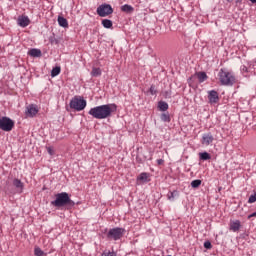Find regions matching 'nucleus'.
<instances>
[{
    "label": "nucleus",
    "mask_w": 256,
    "mask_h": 256,
    "mask_svg": "<svg viewBox=\"0 0 256 256\" xmlns=\"http://www.w3.org/2000/svg\"><path fill=\"white\" fill-rule=\"evenodd\" d=\"M117 111V104H103L91 108L88 114L94 119H109Z\"/></svg>",
    "instance_id": "1"
},
{
    "label": "nucleus",
    "mask_w": 256,
    "mask_h": 256,
    "mask_svg": "<svg viewBox=\"0 0 256 256\" xmlns=\"http://www.w3.org/2000/svg\"><path fill=\"white\" fill-rule=\"evenodd\" d=\"M55 200L51 201L53 207H67V209H72L75 207V201L71 200L69 193L61 192L55 195Z\"/></svg>",
    "instance_id": "2"
},
{
    "label": "nucleus",
    "mask_w": 256,
    "mask_h": 256,
    "mask_svg": "<svg viewBox=\"0 0 256 256\" xmlns=\"http://www.w3.org/2000/svg\"><path fill=\"white\" fill-rule=\"evenodd\" d=\"M219 80L221 85H233L235 83V76L231 74V72L225 70V69H220L219 74H218Z\"/></svg>",
    "instance_id": "3"
},
{
    "label": "nucleus",
    "mask_w": 256,
    "mask_h": 256,
    "mask_svg": "<svg viewBox=\"0 0 256 256\" xmlns=\"http://www.w3.org/2000/svg\"><path fill=\"white\" fill-rule=\"evenodd\" d=\"M126 230L125 228H121V227H115L110 229L107 232V239H109L110 241H119L121 239H123V235H125Z\"/></svg>",
    "instance_id": "4"
},
{
    "label": "nucleus",
    "mask_w": 256,
    "mask_h": 256,
    "mask_svg": "<svg viewBox=\"0 0 256 256\" xmlns=\"http://www.w3.org/2000/svg\"><path fill=\"white\" fill-rule=\"evenodd\" d=\"M87 107V100L75 96L70 101V109H74V111H83Z\"/></svg>",
    "instance_id": "5"
},
{
    "label": "nucleus",
    "mask_w": 256,
    "mask_h": 256,
    "mask_svg": "<svg viewBox=\"0 0 256 256\" xmlns=\"http://www.w3.org/2000/svg\"><path fill=\"white\" fill-rule=\"evenodd\" d=\"M15 127V122L13 120H11V118L9 117H1L0 118V129L2 131H13V128Z\"/></svg>",
    "instance_id": "6"
},
{
    "label": "nucleus",
    "mask_w": 256,
    "mask_h": 256,
    "mask_svg": "<svg viewBox=\"0 0 256 256\" xmlns=\"http://www.w3.org/2000/svg\"><path fill=\"white\" fill-rule=\"evenodd\" d=\"M96 12L99 17H108V15H112L113 7L110 4H101L98 6Z\"/></svg>",
    "instance_id": "7"
},
{
    "label": "nucleus",
    "mask_w": 256,
    "mask_h": 256,
    "mask_svg": "<svg viewBox=\"0 0 256 256\" xmlns=\"http://www.w3.org/2000/svg\"><path fill=\"white\" fill-rule=\"evenodd\" d=\"M39 113V109L37 108V105L35 104H30L26 107L25 110V115L26 117H35V115H37Z\"/></svg>",
    "instance_id": "8"
},
{
    "label": "nucleus",
    "mask_w": 256,
    "mask_h": 256,
    "mask_svg": "<svg viewBox=\"0 0 256 256\" xmlns=\"http://www.w3.org/2000/svg\"><path fill=\"white\" fill-rule=\"evenodd\" d=\"M213 141H215V138L213 137V134H211V132L204 133L202 135L201 143L205 147H209V145H211V143H213Z\"/></svg>",
    "instance_id": "9"
},
{
    "label": "nucleus",
    "mask_w": 256,
    "mask_h": 256,
    "mask_svg": "<svg viewBox=\"0 0 256 256\" xmlns=\"http://www.w3.org/2000/svg\"><path fill=\"white\" fill-rule=\"evenodd\" d=\"M208 100L211 105L219 103V93H217L215 90L208 91Z\"/></svg>",
    "instance_id": "10"
},
{
    "label": "nucleus",
    "mask_w": 256,
    "mask_h": 256,
    "mask_svg": "<svg viewBox=\"0 0 256 256\" xmlns=\"http://www.w3.org/2000/svg\"><path fill=\"white\" fill-rule=\"evenodd\" d=\"M18 25L19 27H29L31 20H29V16H20L18 17Z\"/></svg>",
    "instance_id": "11"
},
{
    "label": "nucleus",
    "mask_w": 256,
    "mask_h": 256,
    "mask_svg": "<svg viewBox=\"0 0 256 256\" xmlns=\"http://www.w3.org/2000/svg\"><path fill=\"white\" fill-rule=\"evenodd\" d=\"M241 229V221L235 220L230 221V231H233V233H237Z\"/></svg>",
    "instance_id": "12"
},
{
    "label": "nucleus",
    "mask_w": 256,
    "mask_h": 256,
    "mask_svg": "<svg viewBox=\"0 0 256 256\" xmlns=\"http://www.w3.org/2000/svg\"><path fill=\"white\" fill-rule=\"evenodd\" d=\"M13 185H14V187L17 189V192H18V193H23L24 184L21 182L20 179L15 178V179L13 180Z\"/></svg>",
    "instance_id": "13"
},
{
    "label": "nucleus",
    "mask_w": 256,
    "mask_h": 256,
    "mask_svg": "<svg viewBox=\"0 0 256 256\" xmlns=\"http://www.w3.org/2000/svg\"><path fill=\"white\" fill-rule=\"evenodd\" d=\"M58 24L60 27H63L64 29H67V27H69V22L63 16L58 17Z\"/></svg>",
    "instance_id": "14"
},
{
    "label": "nucleus",
    "mask_w": 256,
    "mask_h": 256,
    "mask_svg": "<svg viewBox=\"0 0 256 256\" xmlns=\"http://www.w3.org/2000/svg\"><path fill=\"white\" fill-rule=\"evenodd\" d=\"M121 11H123L124 13H133V11H135V8H133V6L131 5L124 4L121 6Z\"/></svg>",
    "instance_id": "15"
},
{
    "label": "nucleus",
    "mask_w": 256,
    "mask_h": 256,
    "mask_svg": "<svg viewBox=\"0 0 256 256\" xmlns=\"http://www.w3.org/2000/svg\"><path fill=\"white\" fill-rule=\"evenodd\" d=\"M196 76L198 77L199 83H204V81H207V73L205 72H198L196 73Z\"/></svg>",
    "instance_id": "16"
},
{
    "label": "nucleus",
    "mask_w": 256,
    "mask_h": 256,
    "mask_svg": "<svg viewBox=\"0 0 256 256\" xmlns=\"http://www.w3.org/2000/svg\"><path fill=\"white\" fill-rule=\"evenodd\" d=\"M102 26L104 27V29H111L113 27V21L109 19H103Z\"/></svg>",
    "instance_id": "17"
},
{
    "label": "nucleus",
    "mask_w": 256,
    "mask_h": 256,
    "mask_svg": "<svg viewBox=\"0 0 256 256\" xmlns=\"http://www.w3.org/2000/svg\"><path fill=\"white\" fill-rule=\"evenodd\" d=\"M199 159L200 161H209V159H211V154L208 152H201L199 153Z\"/></svg>",
    "instance_id": "18"
},
{
    "label": "nucleus",
    "mask_w": 256,
    "mask_h": 256,
    "mask_svg": "<svg viewBox=\"0 0 256 256\" xmlns=\"http://www.w3.org/2000/svg\"><path fill=\"white\" fill-rule=\"evenodd\" d=\"M29 56L30 57H41V51L37 48H32L30 51H29Z\"/></svg>",
    "instance_id": "19"
},
{
    "label": "nucleus",
    "mask_w": 256,
    "mask_h": 256,
    "mask_svg": "<svg viewBox=\"0 0 256 256\" xmlns=\"http://www.w3.org/2000/svg\"><path fill=\"white\" fill-rule=\"evenodd\" d=\"M158 109L159 111H167V109H169V104L165 101H160L158 102Z\"/></svg>",
    "instance_id": "20"
},
{
    "label": "nucleus",
    "mask_w": 256,
    "mask_h": 256,
    "mask_svg": "<svg viewBox=\"0 0 256 256\" xmlns=\"http://www.w3.org/2000/svg\"><path fill=\"white\" fill-rule=\"evenodd\" d=\"M160 119L164 123H171V116L169 115V112L161 114Z\"/></svg>",
    "instance_id": "21"
},
{
    "label": "nucleus",
    "mask_w": 256,
    "mask_h": 256,
    "mask_svg": "<svg viewBox=\"0 0 256 256\" xmlns=\"http://www.w3.org/2000/svg\"><path fill=\"white\" fill-rule=\"evenodd\" d=\"M147 179H149V174L143 172L138 176L137 181H142L143 183H147Z\"/></svg>",
    "instance_id": "22"
},
{
    "label": "nucleus",
    "mask_w": 256,
    "mask_h": 256,
    "mask_svg": "<svg viewBox=\"0 0 256 256\" xmlns=\"http://www.w3.org/2000/svg\"><path fill=\"white\" fill-rule=\"evenodd\" d=\"M61 73V66H56L51 71V77H57Z\"/></svg>",
    "instance_id": "23"
},
{
    "label": "nucleus",
    "mask_w": 256,
    "mask_h": 256,
    "mask_svg": "<svg viewBox=\"0 0 256 256\" xmlns=\"http://www.w3.org/2000/svg\"><path fill=\"white\" fill-rule=\"evenodd\" d=\"M101 68H93L91 71L92 77H101Z\"/></svg>",
    "instance_id": "24"
},
{
    "label": "nucleus",
    "mask_w": 256,
    "mask_h": 256,
    "mask_svg": "<svg viewBox=\"0 0 256 256\" xmlns=\"http://www.w3.org/2000/svg\"><path fill=\"white\" fill-rule=\"evenodd\" d=\"M34 255H35V256H43V255H45V252H44L43 250H41V248L35 247V249H34Z\"/></svg>",
    "instance_id": "25"
},
{
    "label": "nucleus",
    "mask_w": 256,
    "mask_h": 256,
    "mask_svg": "<svg viewBox=\"0 0 256 256\" xmlns=\"http://www.w3.org/2000/svg\"><path fill=\"white\" fill-rule=\"evenodd\" d=\"M201 185V180L197 179V180H193L191 182V187L193 189H197L199 186Z\"/></svg>",
    "instance_id": "26"
},
{
    "label": "nucleus",
    "mask_w": 256,
    "mask_h": 256,
    "mask_svg": "<svg viewBox=\"0 0 256 256\" xmlns=\"http://www.w3.org/2000/svg\"><path fill=\"white\" fill-rule=\"evenodd\" d=\"M175 197H177V191H173V192H170V193L168 194V199H169L170 201H173V199H175Z\"/></svg>",
    "instance_id": "27"
},
{
    "label": "nucleus",
    "mask_w": 256,
    "mask_h": 256,
    "mask_svg": "<svg viewBox=\"0 0 256 256\" xmlns=\"http://www.w3.org/2000/svg\"><path fill=\"white\" fill-rule=\"evenodd\" d=\"M150 95H157V89H155V85H151L149 89Z\"/></svg>",
    "instance_id": "28"
},
{
    "label": "nucleus",
    "mask_w": 256,
    "mask_h": 256,
    "mask_svg": "<svg viewBox=\"0 0 256 256\" xmlns=\"http://www.w3.org/2000/svg\"><path fill=\"white\" fill-rule=\"evenodd\" d=\"M255 202H256V192L252 194L248 199V203H255Z\"/></svg>",
    "instance_id": "29"
},
{
    "label": "nucleus",
    "mask_w": 256,
    "mask_h": 256,
    "mask_svg": "<svg viewBox=\"0 0 256 256\" xmlns=\"http://www.w3.org/2000/svg\"><path fill=\"white\" fill-rule=\"evenodd\" d=\"M101 256H117V253L106 251V252H103Z\"/></svg>",
    "instance_id": "30"
},
{
    "label": "nucleus",
    "mask_w": 256,
    "mask_h": 256,
    "mask_svg": "<svg viewBox=\"0 0 256 256\" xmlns=\"http://www.w3.org/2000/svg\"><path fill=\"white\" fill-rule=\"evenodd\" d=\"M240 71H241V73L245 74L249 71V69L247 68V66L243 65L240 67Z\"/></svg>",
    "instance_id": "31"
},
{
    "label": "nucleus",
    "mask_w": 256,
    "mask_h": 256,
    "mask_svg": "<svg viewBox=\"0 0 256 256\" xmlns=\"http://www.w3.org/2000/svg\"><path fill=\"white\" fill-rule=\"evenodd\" d=\"M205 249H211L213 247L209 241L204 242Z\"/></svg>",
    "instance_id": "32"
},
{
    "label": "nucleus",
    "mask_w": 256,
    "mask_h": 256,
    "mask_svg": "<svg viewBox=\"0 0 256 256\" xmlns=\"http://www.w3.org/2000/svg\"><path fill=\"white\" fill-rule=\"evenodd\" d=\"M47 152L49 153V155H54L53 148L51 147L47 148Z\"/></svg>",
    "instance_id": "33"
},
{
    "label": "nucleus",
    "mask_w": 256,
    "mask_h": 256,
    "mask_svg": "<svg viewBox=\"0 0 256 256\" xmlns=\"http://www.w3.org/2000/svg\"><path fill=\"white\" fill-rule=\"evenodd\" d=\"M157 163H158V165H163V163H165V161L163 159H158Z\"/></svg>",
    "instance_id": "34"
},
{
    "label": "nucleus",
    "mask_w": 256,
    "mask_h": 256,
    "mask_svg": "<svg viewBox=\"0 0 256 256\" xmlns=\"http://www.w3.org/2000/svg\"><path fill=\"white\" fill-rule=\"evenodd\" d=\"M251 217H256V212H253L252 214H250V215L248 216V219H251Z\"/></svg>",
    "instance_id": "35"
},
{
    "label": "nucleus",
    "mask_w": 256,
    "mask_h": 256,
    "mask_svg": "<svg viewBox=\"0 0 256 256\" xmlns=\"http://www.w3.org/2000/svg\"><path fill=\"white\" fill-rule=\"evenodd\" d=\"M228 3H233V0H226Z\"/></svg>",
    "instance_id": "36"
},
{
    "label": "nucleus",
    "mask_w": 256,
    "mask_h": 256,
    "mask_svg": "<svg viewBox=\"0 0 256 256\" xmlns=\"http://www.w3.org/2000/svg\"><path fill=\"white\" fill-rule=\"evenodd\" d=\"M250 2H252V3H256V0H249Z\"/></svg>",
    "instance_id": "37"
},
{
    "label": "nucleus",
    "mask_w": 256,
    "mask_h": 256,
    "mask_svg": "<svg viewBox=\"0 0 256 256\" xmlns=\"http://www.w3.org/2000/svg\"><path fill=\"white\" fill-rule=\"evenodd\" d=\"M188 81H191V78H189Z\"/></svg>",
    "instance_id": "38"
}]
</instances>
